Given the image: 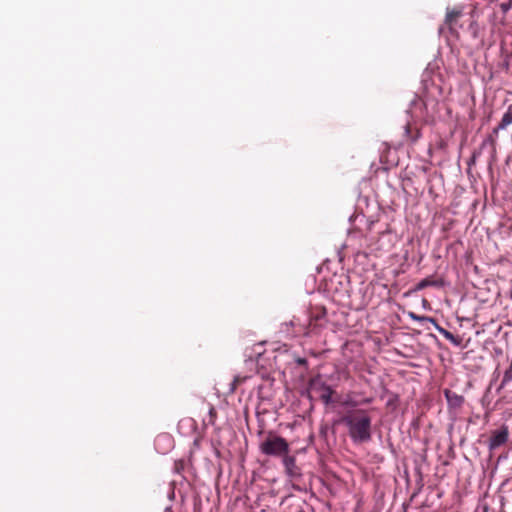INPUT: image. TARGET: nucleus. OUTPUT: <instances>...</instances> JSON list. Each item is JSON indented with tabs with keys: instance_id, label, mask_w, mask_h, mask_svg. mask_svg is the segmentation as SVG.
<instances>
[{
	"instance_id": "4",
	"label": "nucleus",
	"mask_w": 512,
	"mask_h": 512,
	"mask_svg": "<svg viewBox=\"0 0 512 512\" xmlns=\"http://www.w3.org/2000/svg\"><path fill=\"white\" fill-rule=\"evenodd\" d=\"M508 434L507 431L501 430L495 432L492 437L490 438V447L496 448L500 445L504 444L507 441Z\"/></svg>"
},
{
	"instance_id": "9",
	"label": "nucleus",
	"mask_w": 512,
	"mask_h": 512,
	"mask_svg": "<svg viewBox=\"0 0 512 512\" xmlns=\"http://www.w3.org/2000/svg\"><path fill=\"white\" fill-rule=\"evenodd\" d=\"M438 331L450 342H452L454 345H459L460 341L449 331H447L444 328L438 327Z\"/></svg>"
},
{
	"instance_id": "11",
	"label": "nucleus",
	"mask_w": 512,
	"mask_h": 512,
	"mask_svg": "<svg viewBox=\"0 0 512 512\" xmlns=\"http://www.w3.org/2000/svg\"><path fill=\"white\" fill-rule=\"evenodd\" d=\"M164 512H171L170 508H166Z\"/></svg>"
},
{
	"instance_id": "6",
	"label": "nucleus",
	"mask_w": 512,
	"mask_h": 512,
	"mask_svg": "<svg viewBox=\"0 0 512 512\" xmlns=\"http://www.w3.org/2000/svg\"><path fill=\"white\" fill-rule=\"evenodd\" d=\"M283 456V464L288 473L293 474V469L295 467V459L292 456H288L287 454Z\"/></svg>"
},
{
	"instance_id": "3",
	"label": "nucleus",
	"mask_w": 512,
	"mask_h": 512,
	"mask_svg": "<svg viewBox=\"0 0 512 512\" xmlns=\"http://www.w3.org/2000/svg\"><path fill=\"white\" fill-rule=\"evenodd\" d=\"M510 124H512V104L508 106L506 112L504 113L500 123L494 129V133H498L500 130L506 129Z\"/></svg>"
},
{
	"instance_id": "7",
	"label": "nucleus",
	"mask_w": 512,
	"mask_h": 512,
	"mask_svg": "<svg viewBox=\"0 0 512 512\" xmlns=\"http://www.w3.org/2000/svg\"><path fill=\"white\" fill-rule=\"evenodd\" d=\"M461 11L460 10H449L446 14V23L450 26L453 25V23L457 20V18L460 16Z\"/></svg>"
},
{
	"instance_id": "1",
	"label": "nucleus",
	"mask_w": 512,
	"mask_h": 512,
	"mask_svg": "<svg viewBox=\"0 0 512 512\" xmlns=\"http://www.w3.org/2000/svg\"><path fill=\"white\" fill-rule=\"evenodd\" d=\"M348 429L349 436L354 443H365L371 439L372 419L367 411L358 409L348 411L341 419Z\"/></svg>"
},
{
	"instance_id": "5",
	"label": "nucleus",
	"mask_w": 512,
	"mask_h": 512,
	"mask_svg": "<svg viewBox=\"0 0 512 512\" xmlns=\"http://www.w3.org/2000/svg\"><path fill=\"white\" fill-rule=\"evenodd\" d=\"M172 443V438L168 434L159 435L155 441L157 449L160 448L161 444H164L166 446V450H169L172 447Z\"/></svg>"
},
{
	"instance_id": "10",
	"label": "nucleus",
	"mask_w": 512,
	"mask_h": 512,
	"mask_svg": "<svg viewBox=\"0 0 512 512\" xmlns=\"http://www.w3.org/2000/svg\"><path fill=\"white\" fill-rule=\"evenodd\" d=\"M428 285V281L427 280H423L421 281L419 284H418V288L419 289H422L424 287H426Z\"/></svg>"
},
{
	"instance_id": "8",
	"label": "nucleus",
	"mask_w": 512,
	"mask_h": 512,
	"mask_svg": "<svg viewBox=\"0 0 512 512\" xmlns=\"http://www.w3.org/2000/svg\"><path fill=\"white\" fill-rule=\"evenodd\" d=\"M332 393H333V391L331 390V388H329V387L323 388L320 398L326 405H328L332 402Z\"/></svg>"
},
{
	"instance_id": "2",
	"label": "nucleus",
	"mask_w": 512,
	"mask_h": 512,
	"mask_svg": "<svg viewBox=\"0 0 512 512\" xmlns=\"http://www.w3.org/2000/svg\"><path fill=\"white\" fill-rule=\"evenodd\" d=\"M262 453L270 456H282L288 453L289 444L279 436H269L260 445Z\"/></svg>"
}]
</instances>
